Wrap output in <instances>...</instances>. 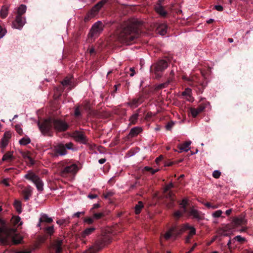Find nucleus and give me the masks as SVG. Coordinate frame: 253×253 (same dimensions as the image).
Segmentation results:
<instances>
[{
	"mask_svg": "<svg viewBox=\"0 0 253 253\" xmlns=\"http://www.w3.org/2000/svg\"><path fill=\"white\" fill-rule=\"evenodd\" d=\"M141 24V21L137 20L128 22L119 35L120 41L127 44L133 42L139 36V26Z\"/></svg>",
	"mask_w": 253,
	"mask_h": 253,
	"instance_id": "f257e3e1",
	"label": "nucleus"
},
{
	"mask_svg": "<svg viewBox=\"0 0 253 253\" xmlns=\"http://www.w3.org/2000/svg\"><path fill=\"white\" fill-rule=\"evenodd\" d=\"M37 124L42 133L48 136H51L53 128L58 131H64L69 127L68 124L64 121L52 118L45 119L42 123L38 122Z\"/></svg>",
	"mask_w": 253,
	"mask_h": 253,
	"instance_id": "f03ea898",
	"label": "nucleus"
},
{
	"mask_svg": "<svg viewBox=\"0 0 253 253\" xmlns=\"http://www.w3.org/2000/svg\"><path fill=\"white\" fill-rule=\"evenodd\" d=\"M168 64L166 60H161L151 67V72L154 73L156 78H160L162 72L168 67Z\"/></svg>",
	"mask_w": 253,
	"mask_h": 253,
	"instance_id": "7ed1b4c3",
	"label": "nucleus"
},
{
	"mask_svg": "<svg viewBox=\"0 0 253 253\" xmlns=\"http://www.w3.org/2000/svg\"><path fill=\"white\" fill-rule=\"evenodd\" d=\"M0 243H6L7 236L14 233L13 228H8L4 220L0 218Z\"/></svg>",
	"mask_w": 253,
	"mask_h": 253,
	"instance_id": "20e7f679",
	"label": "nucleus"
},
{
	"mask_svg": "<svg viewBox=\"0 0 253 253\" xmlns=\"http://www.w3.org/2000/svg\"><path fill=\"white\" fill-rule=\"evenodd\" d=\"M25 177L34 183L38 191H42L43 190V182L39 177L35 174L32 172L29 173L25 175Z\"/></svg>",
	"mask_w": 253,
	"mask_h": 253,
	"instance_id": "39448f33",
	"label": "nucleus"
},
{
	"mask_svg": "<svg viewBox=\"0 0 253 253\" xmlns=\"http://www.w3.org/2000/svg\"><path fill=\"white\" fill-rule=\"evenodd\" d=\"M106 0H102L95 4L92 9L87 13L84 19L85 21L88 20L89 19L94 17L98 13L99 9L102 7L106 2Z\"/></svg>",
	"mask_w": 253,
	"mask_h": 253,
	"instance_id": "423d86ee",
	"label": "nucleus"
},
{
	"mask_svg": "<svg viewBox=\"0 0 253 253\" xmlns=\"http://www.w3.org/2000/svg\"><path fill=\"white\" fill-rule=\"evenodd\" d=\"M14 232L11 235L7 236L6 238V243H0L2 245H10L12 243L13 244H17L20 243L22 237L19 234L16 233V230L14 228Z\"/></svg>",
	"mask_w": 253,
	"mask_h": 253,
	"instance_id": "0eeeda50",
	"label": "nucleus"
},
{
	"mask_svg": "<svg viewBox=\"0 0 253 253\" xmlns=\"http://www.w3.org/2000/svg\"><path fill=\"white\" fill-rule=\"evenodd\" d=\"M103 25L102 23L98 21L92 26L90 34L91 37L96 36L100 34L103 30Z\"/></svg>",
	"mask_w": 253,
	"mask_h": 253,
	"instance_id": "6e6552de",
	"label": "nucleus"
},
{
	"mask_svg": "<svg viewBox=\"0 0 253 253\" xmlns=\"http://www.w3.org/2000/svg\"><path fill=\"white\" fill-rule=\"evenodd\" d=\"M26 23V19L22 16H16L15 21L12 23V27L21 30Z\"/></svg>",
	"mask_w": 253,
	"mask_h": 253,
	"instance_id": "1a4fd4ad",
	"label": "nucleus"
},
{
	"mask_svg": "<svg viewBox=\"0 0 253 253\" xmlns=\"http://www.w3.org/2000/svg\"><path fill=\"white\" fill-rule=\"evenodd\" d=\"M78 171V167L76 164H72L65 167L61 171V175L66 176L68 173H75Z\"/></svg>",
	"mask_w": 253,
	"mask_h": 253,
	"instance_id": "9d476101",
	"label": "nucleus"
},
{
	"mask_svg": "<svg viewBox=\"0 0 253 253\" xmlns=\"http://www.w3.org/2000/svg\"><path fill=\"white\" fill-rule=\"evenodd\" d=\"M75 140L80 143L85 144L87 142V138L84 134L80 131H76L72 134Z\"/></svg>",
	"mask_w": 253,
	"mask_h": 253,
	"instance_id": "9b49d317",
	"label": "nucleus"
},
{
	"mask_svg": "<svg viewBox=\"0 0 253 253\" xmlns=\"http://www.w3.org/2000/svg\"><path fill=\"white\" fill-rule=\"evenodd\" d=\"M173 187V184L172 183H170L167 185H166L164 188V192H168V193L166 195V198L169 199L170 201V205L169 206V207L173 206L174 202V199L173 198V194L171 191L168 192L169 190Z\"/></svg>",
	"mask_w": 253,
	"mask_h": 253,
	"instance_id": "f8f14e48",
	"label": "nucleus"
},
{
	"mask_svg": "<svg viewBox=\"0 0 253 253\" xmlns=\"http://www.w3.org/2000/svg\"><path fill=\"white\" fill-rule=\"evenodd\" d=\"M188 214L198 221H200L204 218L203 214L194 208H191L189 210Z\"/></svg>",
	"mask_w": 253,
	"mask_h": 253,
	"instance_id": "ddd939ff",
	"label": "nucleus"
},
{
	"mask_svg": "<svg viewBox=\"0 0 253 253\" xmlns=\"http://www.w3.org/2000/svg\"><path fill=\"white\" fill-rule=\"evenodd\" d=\"M177 235V229L175 226H173L169 229L164 234V237L166 240H169L171 237L175 238Z\"/></svg>",
	"mask_w": 253,
	"mask_h": 253,
	"instance_id": "4468645a",
	"label": "nucleus"
},
{
	"mask_svg": "<svg viewBox=\"0 0 253 253\" xmlns=\"http://www.w3.org/2000/svg\"><path fill=\"white\" fill-rule=\"evenodd\" d=\"M11 136V134L9 131H6L4 133L0 143V147L1 149L3 150L7 146Z\"/></svg>",
	"mask_w": 253,
	"mask_h": 253,
	"instance_id": "2eb2a0df",
	"label": "nucleus"
},
{
	"mask_svg": "<svg viewBox=\"0 0 253 253\" xmlns=\"http://www.w3.org/2000/svg\"><path fill=\"white\" fill-rule=\"evenodd\" d=\"M143 101V97L140 96L137 98H134L131 101L127 102V104L132 108H135L140 105Z\"/></svg>",
	"mask_w": 253,
	"mask_h": 253,
	"instance_id": "dca6fc26",
	"label": "nucleus"
},
{
	"mask_svg": "<svg viewBox=\"0 0 253 253\" xmlns=\"http://www.w3.org/2000/svg\"><path fill=\"white\" fill-rule=\"evenodd\" d=\"M55 151L57 155L63 156L67 154V150L65 144L59 143L55 147Z\"/></svg>",
	"mask_w": 253,
	"mask_h": 253,
	"instance_id": "f3484780",
	"label": "nucleus"
},
{
	"mask_svg": "<svg viewBox=\"0 0 253 253\" xmlns=\"http://www.w3.org/2000/svg\"><path fill=\"white\" fill-rule=\"evenodd\" d=\"M53 221V219L51 217H49L47 214L45 213H41V217L39 218V222L37 226L40 227L42 222L51 223Z\"/></svg>",
	"mask_w": 253,
	"mask_h": 253,
	"instance_id": "a211bd4d",
	"label": "nucleus"
},
{
	"mask_svg": "<svg viewBox=\"0 0 253 253\" xmlns=\"http://www.w3.org/2000/svg\"><path fill=\"white\" fill-rule=\"evenodd\" d=\"M142 131V128L139 126H135L132 128L128 134L129 137H134Z\"/></svg>",
	"mask_w": 253,
	"mask_h": 253,
	"instance_id": "6ab92c4d",
	"label": "nucleus"
},
{
	"mask_svg": "<svg viewBox=\"0 0 253 253\" xmlns=\"http://www.w3.org/2000/svg\"><path fill=\"white\" fill-rule=\"evenodd\" d=\"M168 30V26L166 24H160L157 28V31L160 35L164 36L166 34Z\"/></svg>",
	"mask_w": 253,
	"mask_h": 253,
	"instance_id": "aec40b11",
	"label": "nucleus"
},
{
	"mask_svg": "<svg viewBox=\"0 0 253 253\" xmlns=\"http://www.w3.org/2000/svg\"><path fill=\"white\" fill-rule=\"evenodd\" d=\"M63 244V240L61 239H58L53 245V248L55 249L56 253H60L62 251V245Z\"/></svg>",
	"mask_w": 253,
	"mask_h": 253,
	"instance_id": "412c9836",
	"label": "nucleus"
},
{
	"mask_svg": "<svg viewBox=\"0 0 253 253\" xmlns=\"http://www.w3.org/2000/svg\"><path fill=\"white\" fill-rule=\"evenodd\" d=\"M32 188L30 186H28L22 190V193L24 195V199L25 200H29L30 197L31 196L32 194Z\"/></svg>",
	"mask_w": 253,
	"mask_h": 253,
	"instance_id": "4be33fe9",
	"label": "nucleus"
},
{
	"mask_svg": "<svg viewBox=\"0 0 253 253\" xmlns=\"http://www.w3.org/2000/svg\"><path fill=\"white\" fill-rule=\"evenodd\" d=\"M27 7L24 4H21L16 9V16H21L26 11Z\"/></svg>",
	"mask_w": 253,
	"mask_h": 253,
	"instance_id": "5701e85b",
	"label": "nucleus"
},
{
	"mask_svg": "<svg viewBox=\"0 0 253 253\" xmlns=\"http://www.w3.org/2000/svg\"><path fill=\"white\" fill-rule=\"evenodd\" d=\"M95 230V228L94 227H89V228H86L82 233V237L83 238H85L86 237L91 234Z\"/></svg>",
	"mask_w": 253,
	"mask_h": 253,
	"instance_id": "b1692460",
	"label": "nucleus"
},
{
	"mask_svg": "<svg viewBox=\"0 0 253 253\" xmlns=\"http://www.w3.org/2000/svg\"><path fill=\"white\" fill-rule=\"evenodd\" d=\"M191 144V141L190 140L184 142L181 146L179 147V149L180 150L179 152H181V151L187 152L190 150L189 146Z\"/></svg>",
	"mask_w": 253,
	"mask_h": 253,
	"instance_id": "393cba45",
	"label": "nucleus"
},
{
	"mask_svg": "<svg viewBox=\"0 0 253 253\" xmlns=\"http://www.w3.org/2000/svg\"><path fill=\"white\" fill-rule=\"evenodd\" d=\"M13 151H9L6 153L2 157V160L3 161H10L13 159Z\"/></svg>",
	"mask_w": 253,
	"mask_h": 253,
	"instance_id": "a878e982",
	"label": "nucleus"
},
{
	"mask_svg": "<svg viewBox=\"0 0 253 253\" xmlns=\"http://www.w3.org/2000/svg\"><path fill=\"white\" fill-rule=\"evenodd\" d=\"M246 222L245 218L241 217L235 218L233 221V223L236 226H239L245 224Z\"/></svg>",
	"mask_w": 253,
	"mask_h": 253,
	"instance_id": "bb28decb",
	"label": "nucleus"
},
{
	"mask_svg": "<svg viewBox=\"0 0 253 253\" xmlns=\"http://www.w3.org/2000/svg\"><path fill=\"white\" fill-rule=\"evenodd\" d=\"M155 9L156 12L162 16H165L167 13L164 7L161 5V3L159 2L158 5L156 6Z\"/></svg>",
	"mask_w": 253,
	"mask_h": 253,
	"instance_id": "cd10ccee",
	"label": "nucleus"
},
{
	"mask_svg": "<svg viewBox=\"0 0 253 253\" xmlns=\"http://www.w3.org/2000/svg\"><path fill=\"white\" fill-rule=\"evenodd\" d=\"M138 113H135L133 114L129 119V121L130 122V124L134 125L137 122V121L138 118Z\"/></svg>",
	"mask_w": 253,
	"mask_h": 253,
	"instance_id": "c85d7f7f",
	"label": "nucleus"
},
{
	"mask_svg": "<svg viewBox=\"0 0 253 253\" xmlns=\"http://www.w3.org/2000/svg\"><path fill=\"white\" fill-rule=\"evenodd\" d=\"M12 223L14 225L20 226L22 224V222L21 220V218L19 216H14L12 218Z\"/></svg>",
	"mask_w": 253,
	"mask_h": 253,
	"instance_id": "c756f323",
	"label": "nucleus"
},
{
	"mask_svg": "<svg viewBox=\"0 0 253 253\" xmlns=\"http://www.w3.org/2000/svg\"><path fill=\"white\" fill-rule=\"evenodd\" d=\"M70 222V218L69 217L67 218L60 219L56 221L57 224L61 225H66Z\"/></svg>",
	"mask_w": 253,
	"mask_h": 253,
	"instance_id": "7c9ffc66",
	"label": "nucleus"
},
{
	"mask_svg": "<svg viewBox=\"0 0 253 253\" xmlns=\"http://www.w3.org/2000/svg\"><path fill=\"white\" fill-rule=\"evenodd\" d=\"M44 232L49 235H52L54 232V227L53 225L48 226L44 229Z\"/></svg>",
	"mask_w": 253,
	"mask_h": 253,
	"instance_id": "2f4dec72",
	"label": "nucleus"
},
{
	"mask_svg": "<svg viewBox=\"0 0 253 253\" xmlns=\"http://www.w3.org/2000/svg\"><path fill=\"white\" fill-rule=\"evenodd\" d=\"M14 206L18 213H21L22 211L21 210V202L18 200H15L14 202Z\"/></svg>",
	"mask_w": 253,
	"mask_h": 253,
	"instance_id": "473e14b6",
	"label": "nucleus"
},
{
	"mask_svg": "<svg viewBox=\"0 0 253 253\" xmlns=\"http://www.w3.org/2000/svg\"><path fill=\"white\" fill-rule=\"evenodd\" d=\"M19 142L20 145H26L27 144H29L31 142V140L29 137H25L20 139Z\"/></svg>",
	"mask_w": 253,
	"mask_h": 253,
	"instance_id": "72a5a7b5",
	"label": "nucleus"
},
{
	"mask_svg": "<svg viewBox=\"0 0 253 253\" xmlns=\"http://www.w3.org/2000/svg\"><path fill=\"white\" fill-rule=\"evenodd\" d=\"M192 227L189 226L188 224H185L180 227L179 229H177V234H181L184 231L187 229H190Z\"/></svg>",
	"mask_w": 253,
	"mask_h": 253,
	"instance_id": "f704fd0d",
	"label": "nucleus"
},
{
	"mask_svg": "<svg viewBox=\"0 0 253 253\" xmlns=\"http://www.w3.org/2000/svg\"><path fill=\"white\" fill-rule=\"evenodd\" d=\"M143 207V204L141 201H139L135 207V211L136 214H139L142 208Z\"/></svg>",
	"mask_w": 253,
	"mask_h": 253,
	"instance_id": "c9c22d12",
	"label": "nucleus"
},
{
	"mask_svg": "<svg viewBox=\"0 0 253 253\" xmlns=\"http://www.w3.org/2000/svg\"><path fill=\"white\" fill-rule=\"evenodd\" d=\"M8 9L6 6H3L0 12L1 16L3 18L5 17L7 15Z\"/></svg>",
	"mask_w": 253,
	"mask_h": 253,
	"instance_id": "e433bc0d",
	"label": "nucleus"
},
{
	"mask_svg": "<svg viewBox=\"0 0 253 253\" xmlns=\"http://www.w3.org/2000/svg\"><path fill=\"white\" fill-rule=\"evenodd\" d=\"M94 220V219L93 216L92 217H86L84 219V222L88 224H91L93 223Z\"/></svg>",
	"mask_w": 253,
	"mask_h": 253,
	"instance_id": "4c0bfd02",
	"label": "nucleus"
},
{
	"mask_svg": "<svg viewBox=\"0 0 253 253\" xmlns=\"http://www.w3.org/2000/svg\"><path fill=\"white\" fill-rule=\"evenodd\" d=\"M74 115L76 117L79 118L82 116L81 111L80 107H77L75 109Z\"/></svg>",
	"mask_w": 253,
	"mask_h": 253,
	"instance_id": "58836bf2",
	"label": "nucleus"
},
{
	"mask_svg": "<svg viewBox=\"0 0 253 253\" xmlns=\"http://www.w3.org/2000/svg\"><path fill=\"white\" fill-rule=\"evenodd\" d=\"M190 113L192 116L194 118L196 117L199 113L198 112L197 109L194 108H192L190 110Z\"/></svg>",
	"mask_w": 253,
	"mask_h": 253,
	"instance_id": "ea45409f",
	"label": "nucleus"
},
{
	"mask_svg": "<svg viewBox=\"0 0 253 253\" xmlns=\"http://www.w3.org/2000/svg\"><path fill=\"white\" fill-rule=\"evenodd\" d=\"M71 82V79L66 78L62 82V84L64 86H67L70 85Z\"/></svg>",
	"mask_w": 253,
	"mask_h": 253,
	"instance_id": "a19ab883",
	"label": "nucleus"
},
{
	"mask_svg": "<svg viewBox=\"0 0 253 253\" xmlns=\"http://www.w3.org/2000/svg\"><path fill=\"white\" fill-rule=\"evenodd\" d=\"M104 216V213L102 212L94 213L93 214L94 219H99Z\"/></svg>",
	"mask_w": 253,
	"mask_h": 253,
	"instance_id": "79ce46f5",
	"label": "nucleus"
},
{
	"mask_svg": "<svg viewBox=\"0 0 253 253\" xmlns=\"http://www.w3.org/2000/svg\"><path fill=\"white\" fill-rule=\"evenodd\" d=\"M15 128L16 132L19 134L21 135L23 134L22 128H21V126L20 125H15Z\"/></svg>",
	"mask_w": 253,
	"mask_h": 253,
	"instance_id": "37998d69",
	"label": "nucleus"
},
{
	"mask_svg": "<svg viewBox=\"0 0 253 253\" xmlns=\"http://www.w3.org/2000/svg\"><path fill=\"white\" fill-rule=\"evenodd\" d=\"M222 213V211L221 210H217L212 213V215L213 217H219L221 216Z\"/></svg>",
	"mask_w": 253,
	"mask_h": 253,
	"instance_id": "c03bdc74",
	"label": "nucleus"
},
{
	"mask_svg": "<svg viewBox=\"0 0 253 253\" xmlns=\"http://www.w3.org/2000/svg\"><path fill=\"white\" fill-rule=\"evenodd\" d=\"M221 175V172H220L219 170H215L213 171L212 173V176L213 177L215 178H218L219 177V176Z\"/></svg>",
	"mask_w": 253,
	"mask_h": 253,
	"instance_id": "a18cd8bd",
	"label": "nucleus"
},
{
	"mask_svg": "<svg viewBox=\"0 0 253 253\" xmlns=\"http://www.w3.org/2000/svg\"><path fill=\"white\" fill-rule=\"evenodd\" d=\"M191 92V89L187 88L182 93V94L183 96L187 95L188 96H190Z\"/></svg>",
	"mask_w": 253,
	"mask_h": 253,
	"instance_id": "49530a36",
	"label": "nucleus"
},
{
	"mask_svg": "<svg viewBox=\"0 0 253 253\" xmlns=\"http://www.w3.org/2000/svg\"><path fill=\"white\" fill-rule=\"evenodd\" d=\"M6 31L0 26V39L2 38L6 34Z\"/></svg>",
	"mask_w": 253,
	"mask_h": 253,
	"instance_id": "de8ad7c7",
	"label": "nucleus"
},
{
	"mask_svg": "<svg viewBox=\"0 0 253 253\" xmlns=\"http://www.w3.org/2000/svg\"><path fill=\"white\" fill-rule=\"evenodd\" d=\"M227 229H228V227H225L224 229H222L221 231V232L220 233V234L222 235V236H228L229 234L228 233L226 232L227 230Z\"/></svg>",
	"mask_w": 253,
	"mask_h": 253,
	"instance_id": "09e8293b",
	"label": "nucleus"
},
{
	"mask_svg": "<svg viewBox=\"0 0 253 253\" xmlns=\"http://www.w3.org/2000/svg\"><path fill=\"white\" fill-rule=\"evenodd\" d=\"M174 123L173 122H169L166 126V128L167 130H170L171 127L173 126Z\"/></svg>",
	"mask_w": 253,
	"mask_h": 253,
	"instance_id": "8fccbe9b",
	"label": "nucleus"
},
{
	"mask_svg": "<svg viewBox=\"0 0 253 253\" xmlns=\"http://www.w3.org/2000/svg\"><path fill=\"white\" fill-rule=\"evenodd\" d=\"M65 146L66 147V149L69 150H73V144L72 143L70 142L65 144Z\"/></svg>",
	"mask_w": 253,
	"mask_h": 253,
	"instance_id": "3c124183",
	"label": "nucleus"
},
{
	"mask_svg": "<svg viewBox=\"0 0 253 253\" xmlns=\"http://www.w3.org/2000/svg\"><path fill=\"white\" fill-rule=\"evenodd\" d=\"M234 239L235 240H237V241H238L239 242H242L243 241H244L245 240V238L242 237V236H241L240 235H238V236H236L235 238H234Z\"/></svg>",
	"mask_w": 253,
	"mask_h": 253,
	"instance_id": "603ef678",
	"label": "nucleus"
},
{
	"mask_svg": "<svg viewBox=\"0 0 253 253\" xmlns=\"http://www.w3.org/2000/svg\"><path fill=\"white\" fill-rule=\"evenodd\" d=\"M205 105L201 104L196 109H197L198 112L200 113L202 112L205 109Z\"/></svg>",
	"mask_w": 253,
	"mask_h": 253,
	"instance_id": "864d4df0",
	"label": "nucleus"
},
{
	"mask_svg": "<svg viewBox=\"0 0 253 253\" xmlns=\"http://www.w3.org/2000/svg\"><path fill=\"white\" fill-rule=\"evenodd\" d=\"M187 204V200L186 199H183L180 203V207H186Z\"/></svg>",
	"mask_w": 253,
	"mask_h": 253,
	"instance_id": "5fc2aeb1",
	"label": "nucleus"
},
{
	"mask_svg": "<svg viewBox=\"0 0 253 253\" xmlns=\"http://www.w3.org/2000/svg\"><path fill=\"white\" fill-rule=\"evenodd\" d=\"M190 231L188 235L190 237H192L193 235L195 234L196 230H195V229L193 227H192L191 228H190Z\"/></svg>",
	"mask_w": 253,
	"mask_h": 253,
	"instance_id": "6e6d98bb",
	"label": "nucleus"
},
{
	"mask_svg": "<svg viewBox=\"0 0 253 253\" xmlns=\"http://www.w3.org/2000/svg\"><path fill=\"white\" fill-rule=\"evenodd\" d=\"M84 213H85V212L84 211H78V212L75 213L73 215L72 217H79L81 214H84Z\"/></svg>",
	"mask_w": 253,
	"mask_h": 253,
	"instance_id": "4d7b16f0",
	"label": "nucleus"
},
{
	"mask_svg": "<svg viewBox=\"0 0 253 253\" xmlns=\"http://www.w3.org/2000/svg\"><path fill=\"white\" fill-rule=\"evenodd\" d=\"M168 84V83H165L159 84L157 86L158 89H162L166 87Z\"/></svg>",
	"mask_w": 253,
	"mask_h": 253,
	"instance_id": "13d9d810",
	"label": "nucleus"
},
{
	"mask_svg": "<svg viewBox=\"0 0 253 253\" xmlns=\"http://www.w3.org/2000/svg\"><path fill=\"white\" fill-rule=\"evenodd\" d=\"M205 205L208 208H211V209H214L217 208V207H216L215 206H212L210 203H208V202L205 203Z\"/></svg>",
	"mask_w": 253,
	"mask_h": 253,
	"instance_id": "bf43d9fd",
	"label": "nucleus"
},
{
	"mask_svg": "<svg viewBox=\"0 0 253 253\" xmlns=\"http://www.w3.org/2000/svg\"><path fill=\"white\" fill-rule=\"evenodd\" d=\"M182 215V213L180 211H176L174 213V216L176 218H179Z\"/></svg>",
	"mask_w": 253,
	"mask_h": 253,
	"instance_id": "052dcab7",
	"label": "nucleus"
},
{
	"mask_svg": "<svg viewBox=\"0 0 253 253\" xmlns=\"http://www.w3.org/2000/svg\"><path fill=\"white\" fill-rule=\"evenodd\" d=\"M215 9L219 11H221L223 10V8L222 6L220 5H216L214 6Z\"/></svg>",
	"mask_w": 253,
	"mask_h": 253,
	"instance_id": "680f3d73",
	"label": "nucleus"
},
{
	"mask_svg": "<svg viewBox=\"0 0 253 253\" xmlns=\"http://www.w3.org/2000/svg\"><path fill=\"white\" fill-rule=\"evenodd\" d=\"M2 183L3 184L6 186H9V183L8 182V179H4L2 181Z\"/></svg>",
	"mask_w": 253,
	"mask_h": 253,
	"instance_id": "e2e57ef3",
	"label": "nucleus"
},
{
	"mask_svg": "<svg viewBox=\"0 0 253 253\" xmlns=\"http://www.w3.org/2000/svg\"><path fill=\"white\" fill-rule=\"evenodd\" d=\"M97 195L96 194H89L87 196V197L90 199H93L97 198Z\"/></svg>",
	"mask_w": 253,
	"mask_h": 253,
	"instance_id": "0e129e2a",
	"label": "nucleus"
},
{
	"mask_svg": "<svg viewBox=\"0 0 253 253\" xmlns=\"http://www.w3.org/2000/svg\"><path fill=\"white\" fill-rule=\"evenodd\" d=\"M129 70H130V71H131V73L130 74V77H133V76L134 75L135 73V70H134V68H133V67H132V68H130L129 69Z\"/></svg>",
	"mask_w": 253,
	"mask_h": 253,
	"instance_id": "69168bd1",
	"label": "nucleus"
},
{
	"mask_svg": "<svg viewBox=\"0 0 253 253\" xmlns=\"http://www.w3.org/2000/svg\"><path fill=\"white\" fill-rule=\"evenodd\" d=\"M163 157L162 156H160L159 157L157 158L156 159V162L158 164L160 161H161L163 159Z\"/></svg>",
	"mask_w": 253,
	"mask_h": 253,
	"instance_id": "338daca9",
	"label": "nucleus"
},
{
	"mask_svg": "<svg viewBox=\"0 0 253 253\" xmlns=\"http://www.w3.org/2000/svg\"><path fill=\"white\" fill-rule=\"evenodd\" d=\"M16 253H31V251H23L17 252Z\"/></svg>",
	"mask_w": 253,
	"mask_h": 253,
	"instance_id": "774afa93",
	"label": "nucleus"
}]
</instances>
